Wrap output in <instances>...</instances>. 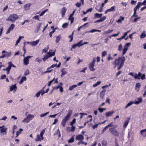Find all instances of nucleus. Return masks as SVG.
<instances>
[{"instance_id":"1","label":"nucleus","mask_w":146,"mask_h":146,"mask_svg":"<svg viewBox=\"0 0 146 146\" xmlns=\"http://www.w3.org/2000/svg\"><path fill=\"white\" fill-rule=\"evenodd\" d=\"M125 60V58L124 56L119 57L118 59H116L113 63L114 66V68H115L117 66V69L118 70L120 69L123 66Z\"/></svg>"},{"instance_id":"2","label":"nucleus","mask_w":146,"mask_h":146,"mask_svg":"<svg viewBox=\"0 0 146 146\" xmlns=\"http://www.w3.org/2000/svg\"><path fill=\"white\" fill-rule=\"evenodd\" d=\"M72 110H70L69 111L68 113L66 115V116L62 119L61 122V125L63 127L65 126L66 123L69 119L70 117L72 114Z\"/></svg>"},{"instance_id":"3","label":"nucleus","mask_w":146,"mask_h":146,"mask_svg":"<svg viewBox=\"0 0 146 146\" xmlns=\"http://www.w3.org/2000/svg\"><path fill=\"white\" fill-rule=\"evenodd\" d=\"M19 19L18 16L16 14H12L9 15L8 18L6 20L7 21H10L13 23L15 22V21Z\"/></svg>"},{"instance_id":"4","label":"nucleus","mask_w":146,"mask_h":146,"mask_svg":"<svg viewBox=\"0 0 146 146\" xmlns=\"http://www.w3.org/2000/svg\"><path fill=\"white\" fill-rule=\"evenodd\" d=\"M137 99L138 100V101H136L134 102L132 101H130L127 104V105L125 107V109L127 108L128 107L131 105L133 103L137 105L139 104L140 103L142 102V100L141 98H138Z\"/></svg>"},{"instance_id":"5","label":"nucleus","mask_w":146,"mask_h":146,"mask_svg":"<svg viewBox=\"0 0 146 146\" xmlns=\"http://www.w3.org/2000/svg\"><path fill=\"white\" fill-rule=\"evenodd\" d=\"M115 127H112L109 129V131L115 136H118L119 135V133L115 128Z\"/></svg>"},{"instance_id":"6","label":"nucleus","mask_w":146,"mask_h":146,"mask_svg":"<svg viewBox=\"0 0 146 146\" xmlns=\"http://www.w3.org/2000/svg\"><path fill=\"white\" fill-rule=\"evenodd\" d=\"M34 117V115L31 114H28L26 118H25L22 120V122H25L28 123L30 120H32Z\"/></svg>"},{"instance_id":"7","label":"nucleus","mask_w":146,"mask_h":146,"mask_svg":"<svg viewBox=\"0 0 146 146\" xmlns=\"http://www.w3.org/2000/svg\"><path fill=\"white\" fill-rule=\"evenodd\" d=\"M141 73L139 72H138V74L136 73H135V74H134L133 72H130L129 74V75L133 77L135 79H140V76H141Z\"/></svg>"},{"instance_id":"8","label":"nucleus","mask_w":146,"mask_h":146,"mask_svg":"<svg viewBox=\"0 0 146 146\" xmlns=\"http://www.w3.org/2000/svg\"><path fill=\"white\" fill-rule=\"evenodd\" d=\"M32 56H28L25 57L24 59V64L25 65H26L29 63V58L32 57Z\"/></svg>"},{"instance_id":"9","label":"nucleus","mask_w":146,"mask_h":146,"mask_svg":"<svg viewBox=\"0 0 146 146\" xmlns=\"http://www.w3.org/2000/svg\"><path fill=\"white\" fill-rule=\"evenodd\" d=\"M115 7L113 6L111 7L110 9H108L105 11V13L106 14L108 12L114 11L115 10Z\"/></svg>"},{"instance_id":"10","label":"nucleus","mask_w":146,"mask_h":146,"mask_svg":"<svg viewBox=\"0 0 146 146\" xmlns=\"http://www.w3.org/2000/svg\"><path fill=\"white\" fill-rule=\"evenodd\" d=\"M76 139L77 140H82L84 139L83 136L82 135H78L76 136Z\"/></svg>"},{"instance_id":"11","label":"nucleus","mask_w":146,"mask_h":146,"mask_svg":"<svg viewBox=\"0 0 146 146\" xmlns=\"http://www.w3.org/2000/svg\"><path fill=\"white\" fill-rule=\"evenodd\" d=\"M15 27V25L14 24H11L10 27L8 29L6 33H9L11 31H12Z\"/></svg>"},{"instance_id":"12","label":"nucleus","mask_w":146,"mask_h":146,"mask_svg":"<svg viewBox=\"0 0 146 146\" xmlns=\"http://www.w3.org/2000/svg\"><path fill=\"white\" fill-rule=\"evenodd\" d=\"M67 10L66 9L65 7H63L61 11V13L62 17H63L65 15Z\"/></svg>"},{"instance_id":"13","label":"nucleus","mask_w":146,"mask_h":146,"mask_svg":"<svg viewBox=\"0 0 146 146\" xmlns=\"http://www.w3.org/2000/svg\"><path fill=\"white\" fill-rule=\"evenodd\" d=\"M2 53H3V54L5 56V57H8L10 56L11 55V52H7L5 51V50H3L2 51Z\"/></svg>"},{"instance_id":"14","label":"nucleus","mask_w":146,"mask_h":146,"mask_svg":"<svg viewBox=\"0 0 146 146\" xmlns=\"http://www.w3.org/2000/svg\"><path fill=\"white\" fill-rule=\"evenodd\" d=\"M94 65L90 63L89 64V68L91 71H94L95 70V69L94 68Z\"/></svg>"},{"instance_id":"15","label":"nucleus","mask_w":146,"mask_h":146,"mask_svg":"<svg viewBox=\"0 0 146 146\" xmlns=\"http://www.w3.org/2000/svg\"><path fill=\"white\" fill-rule=\"evenodd\" d=\"M114 113V112L113 111H110L108 112H106L105 115L107 117L111 116Z\"/></svg>"},{"instance_id":"16","label":"nucleus","mask_w":146,"mask_h":146,"mask_svg":"<svg viewBox=\"0 0 146 146\" xmlns=\"http://www.w3.org/2000/svg\"><path fill=\"white\" fill-rule=\"evenodd\" d=\"M106 17L105 16H103L102 18H101L99 20L96 21L95 23H98L100 22L103 21L104 20L106 19Z\"/></svg>"},{"instance_id":"17","label":"nucleus","mask_w":146,"mask_h":146,"mask_svg":"<svg viewBox=\"0 0 146 146\" xmlns=\"http://www.w3.org/2000/svg\"><path fill=\"white\" fill-rule=\"evenodd\" d=\"M8 67H9V69L10 70L11 69V67H13L14 68H16V66L14 65L11 61H10L8 62Z\"/></svg>"},{"instance_id":"18","label":"nucleus","mask_w":146,"mask_h":146,"mask_svg":"<svg viewBox=\"0 0 146 146\" xmlns=\"http://www.w3.org/2000/svg\"><path fill=\"white\" fill-rule=\"evenodd\" d=\"M106 90H102L100 92V98H103V97L104 96L105 92H106Z\"/></svg>"},{"instance_id":"19","label":"nucleus","mask_w":146,"mask_h":146,"mask_svg":"<svg viewBox=\"0 0 146 146\" xmlns=\"http://www.w3.org/2000/svg\"><path fill=\"white\" fill-rule=\"evenodd\" d=\"M39 41V40H37L35 41H33L31 42V44L33 46H34L37 45Z\"/></svg>"},{"instance_id":"20","label":"nucleus","mask_w":146,"mask_h":146,"mask_svg":"<svg viewBox=\"0 0 146 146\" xmlns=\"http://www.w3.org/2000/svg\"><path fill=\"white\" fill-rule=\"evenodd\" d=\"M130 119V118H127V119L125 121V122L124 125L123 126L124 127L126 128L127 127L128 124L129 122Z\"/></svg>"},{"instance_id":"21","label":"nucleus","mask_w":146,"mask_h":146,"mask_svg":"<svg viewBox=\"0 0 146 146\" xmlns=\"http://www.w3.org/2000/svg\"><path fill=\"white\" fill-rule=\"evenodd\" d=\"M80 1L82 3V4L80 3L77 2L76 4V5L77 7H79L81 5H84V0H80Z\"/></svg>"},{"instance_id":"22","label":"nucleus","mask_w":146,"mask_h":146,"mask_svg":"<svg viewBox=\"0 0 146 146\" xmlns=\"http://www.w3.org/2000/svg\"><path fill=\"white\" fill-rule=\"evenodd\" d=\"M17 88V86L16 84L13 85L10 87V91H11L13 90H15V91H16Z\"/></svg>"},{"instance_id":"23","label":"nucleus","mask_w":146,"mask_h":146,"mask_svg":"<svg viewBox=\"0 0 146 146\" xmlns=\"http://www.w3.org/2000/svg\"><path fill=\"white\" fill-rule=\"evenodd\" d=\"M113 29L108 30L106 31H105L104 32V33L103 34V35H107L113 32Z\"/></svg>"},{"instance_id":"24","label":"nucleus","mask_w":146,"mask_h":146,"mask_svg":"<svg viewBox=\"0 0 146 146\" xmlns=\"http://www.w3.org/2000/svg\"><path fill=\"white\" fill-rule=\"evenodd\" d=\"M7 128H5L4 125V127L0 129V132L1 133L5 132V134L7 133L6 131L7 130Z\"/></svg>"},{"instance_id":"25","label":"nucleus","mask_w":146,"mask_h":146,"mask_svg":"<svg viewBox=\"0 0 146 146\" xmlns=\"http://www.w3.org/2000/svg\"><path fill=\"white\" fill-rule=\"evenodd\" d=\"M31 5V4L28 3L25 4L24 6V7L25 10H27L29 9V7Z\"/></svg>"},{"instance_id":"26","label":"nucleus","mask_w":146,"mask_h":146,"mask_svg":"<svg viewBox=\"0 0 146 146\" xmlns=\"http://www.w3.org/2000/svg\"><path fill=\"white\" fill-rule=\"evenodd\" d=\"M102 14L100 13L99 14L98 13H96L94 14V18H102Z\"/></svg>"},{"instance_id":"27","label":"nucleus","mask_w":146,"mask_h":146,"mask_svg":"<svg viewBox=\"0 0 146 146\" xmlns=\"http://www.w3.org/2000/svg\"><path fill=\"white\" fill-rule=\"evenodd\" d=\"M141 85L140 83H137L135 86V90H137V91H138L139 89L141 87Z\"/></svg>"},{"instance_id":"28","label":"nucleus","mask_w":146,"mask_h":146,"mask_svg":"<svg viewBox=\"0 0 146 146\" xmlns=\"http://www.w3.org/2000/svg\"><path fill=\"white\" fill-rule=\"evenodd\" d=\"M74 31L72 33V34L69 35L68 36V38L70 39V40L69 41L70 42H71L73 40V35L74 34Z\"/></svg>"},{"instance_id":"29","label":"nucleus","mask_w":146,"mask_h":146,"mask_svg":"<svg viewBox=\"0 0 146 146\" xmlns=\"http://www.w3.org/2000/svg\"><path fill=\"white\" fill-rule=\"evenodd\" d=\"M41 25V23H39L38 24L37 26L36 27V29H35V31L37 32H38L39 30L40 27Z\"/></svg>"},{"instance_id":"30","label":"nucleus","mask_w":146,"mask_h":146,"mask_svg":"<svg viewBox=\"0 0 146 146\" xmlns=\"http://www.w3.org/2000/svg\"><path fill=\"white\" fill-rule=\"evenodd\" d=\"M95 9L98 11L100 12H101L102 11V8H101V7H100L99 5L96 6Z\"/></svg>"},{"instance_id":"31","label":"nucleus","mask_w":146,"mask_h":146,"mask_svg":"<svg viewBox=\"0 0 146 146\" xmlns=\"http://www.w3.org/2000/svg\"><path fill=\"white\" fill-rule=\"evenodd\" d=\"M26 80V77H22L20 80L19 82V84H22L23 82L24 81H25Z\"/></svg>"},{"instance_id":"32","label":"nucleus","mask_w":146,"mask_h":146,"mask_svg":"<svg viewBox=\"0 0 146 146\" xmlns=\"http://www.w3.org/2000/svg\"><path fill=\"white\" fill-rule=\"evenodd\" d=\"M23 131V129H22L20 128L19 131H17L16 132V135L15 137H17L19 136V134H20Z\"/></svg>"},{"instance_id":"33","label":"nucleus","mask_w":146,"mask_h":146,"mask_svg":"<svg viewBox=\"0 0 146 146\" xmlns=\"http://www.w3.org/2000/svg\"><path fill=\"white\" fill-rule=\"evenodd\" d=\"M61 38V36L60 35H58V36L56 37V43H58L59 41L60 40Z\"/></svg>"},{"instance_id":"34","label":"nucleus","mask_w":146,"mask_h":146,"mask_svg":"<svg viewBox=\"0 0 146 146\" xmlns=\"http://www.w3.org/2000/svg\"><path fill=\"white\" fill-rule=\"evenodd\" d=\"M41 140L40 136L38 134L37 135V137L35 139V140L36 141H41Z\"/></svg>"},{"instance_id":"35","label":"nucleus","mask_w":146,"mask_h":146,"mask_svg":"<svg viewBox=\"0 0 146 146\" xmlns=\"http://www.w3.org/2000/svg\"><path fill=\"white\" fill-rule=\"evenodd\" d=\"M102 146H106L108 144L107 141L105 140L102 141Z\"/></svg>"},{"instance_id":"36","label":"nucleus","mask_w":146,"mask_h":146,"mask_svg":"<svg viewBox=\"0 0 146 146\" xmlns=\"http://www.w3.org/2000/svg\"><path fill=\"white\" fill-rule=\"evenodd\" d=\"M128 48H127L125 46L123 50V53L122 54V56H123L124 54H125Z\"/></svg>"},{"instance_id":"37","label":"nucleus","mask_w":146,"mask_h":146,"mask_svg":"<svg viewBox=\"0 0 146 146\" xmlns=\"http://www.w3.org/2000/svg\"><path fill=\"white\" fill-rule=\"evenodd\" d=\"M3 71L6 70L7 71V73H6L7 74H9V73L10 71L9 67H8V66L6 68L3 69Z\"/></svg>"},{"instance_id":"38","label":"nucleus","mask_w":146,"mask_h":146,"mask_svg":"<svg viewBox=\"0 0 146 146\" xmlns=\"http://www.w3.org/2000/svg\"><path fill=\"white\" fill-rule=\"evenodd\" d=\"M120 19H119L117 21V22L119 23H121L122 21H123L124 19V18L123 17L121 16L120 17Z\"/></svg>"},{"instance_id":"39","label":"nucleus","mask_w":146,"mask_h":146,"mask_svg":"<svg viewBox=\"0 0 146 146\" xmlns=\"http://www.w3.org/2000/svg\"><path fill=\"white\" fill-rule=\"evenodd\" d=\"M57 134L58 135V138H60L61 136V135L59 129H57L56 133H55L54 135H56Z\"/></svg>"},{"instance_id":"40","label":"nucleus","mask_w":146,"mask_h":146,"mask_svg":"<svg viewBox=\"0 0 146 146\" xmlns=\"http://www.w3.org/2000/svg\"><path fill=\"white\" fill-rule=\"evenodd\" d=\"M48 54L49 55L50 57L54 56L55 55V51H54L52 52H49L48 53Z\"/></svg>"},{"instance_id":"41","label":"nucleus","mask_w":146,"mask_h":146,"mask_svg":"<svg viewBox=\"0 0 146 146\" xmlns=\"http://www.w3.org/2000/svg\"><path fill=\"white\" fill-rule=\"evenodd\" d=\"M77 86L76 85H74L70 87L69 90L70 91L72 90L74 88H76Z\"/></svg>"},{"instance_id":"42","label":"nucleus","mask_w":146,"mask_h":146,"mask_svg":"<svg viewBox=\"0 0 146 146\" xmlns=\"http://www.w3.org/2000/svg\"><path fill=\"white\" fill-rule=\"evenodd\" d=\"M42 59L40 58L39 57H38L36 59L35 61L39 63H40L42 62Z\"/></svg>"},{"instance_id":"43","label":"nucleus","mask_w":146,"mask_h":146,"mask_svg":"<svg viewBox=\"0 0 146 146\" xmlns=\"http://www.w3.org/2000/svg\"><path fill=\"white\" fill-rule=\"evenodd\" d=\"M48 9H45V10H44V11H43L40 14L39 16H43L44 14L46 12V11H48Z\"/></svg>"},{"instance_id":"44","label":"nucleus","mask_w":146,"mask_h":146,"mask_svg":"<svg viewBox=\"0 0 146 146\" xmlns=\"http://www.w3.org/2000/svg\"><path fill=\"white\" fill-rule=\"evenodd\" d=\"M68 25V23H65L63 24L62 26V27L63 28H67Z\"/></svg>"},{"instance_id":"45","label":"nucleus","mask_w":146,"mask_h":146,"mask_svg":"<svg viewBox=\"0 0 146 146\" xmlns=\"http://www.w3.org/2000/svg\"><path fill=\"white\" fill-rule=\"evenodd\" d=\"M74 141V136H73L68 141V142L69 143H73Z\"/></svg>"},{"instance_id":"46","label":"nucleus","mask_w":146,"mask_h":146,"mask_svg":"<svg viewBox=\"0 0 146 146\" xmlns=\"http://www.w3.org/2000/svg\"><path fill=\"white\" fill-rule=\"evenodd\" d=\"M49 57H50L48 54H46L42 58V59L44 61H45L46 59H48Z\"/></svg>"},{"instance_id":"47","label":"nucleus","mask_w":146,"mask_h":146,"mask_svg":"<svg viewBox=\"0 0 146 146\" xmlns=\"http://www.w3.org/2000/svg\"><path fill=\"white\" fill-rule=\"evenodd\" d=\"M119 32H118L117 33L114 34L112 35H111L110 36H109V38H111L112 37H116V36H117L118 35H119Z\"/></svg>"},{"instance_id":"48","label":"nucleus","mask_w":146,"mask_h":146,"mask_svg":"<svg viewBox=\"0 0 146 146\" xmlns=\"http://www.w3.org/2000/svg\"><path fill=\"white\" fill-rule=\"evenodd\" d=\"M49 113V111H48V112H47L46 113H42L40 114V117H43L45 115H46L47 114H48Z\"/></svg>"},{"instance_id":"49","label":"nucleus","mask_w":146,"mask_h":146,"mask_svg":"<svg viewBox=\"0 0 146 146\" xmlns=\"http://www.w3.org/2000/svg\"><path fill=\"white\" fill-rule=\"evenodd\" d=\"M101 83V82L100 81H99L97 82L95 84H94L93 85V86L94 87H96L98 85L100 84Z\"/></svg>"},{"instance_id":"50","label":"nucleus","mask_w":146,"mask_h":146,"mask_svg":"<svg viewBox=\"0 0 146 146\" xmlns=\"http://www.w3.org/2000/svg\"><path fill=\"white\" fill-rule=\"evenodd\" d=\"M61 72H62V74L61 75V77H62V76L63 75H65L66 74L67 72L66 71H65L63 70V69L61 70Z\"/></svg>"},{"instance_id":"51","label":"nucleus","mask_w":146,"mask_h":146,"mask_svg":"<svg viewBox=\"0 0 146 146\" xmlns=\"http://www.w3.org/2000/svg\"><path fill=\"white\" fill-rule=\"evenodd\" d=\"M33 19H35V20H37L38 21H40L39 16L38 15H36V16H34L33 17Z\"/></svg>"},{"instance_id":"52","label":"nucleus","mask_w":146,"mask_h":146,"mask_svg":"<svg viewBox=\"0 0 146 146\" xmlns=\"http://www.w3.org/2000/svg\"><path fill=\"white\" fill-rule=\"evenodd\" d=\"M98 110L100 112L102 113L104 111V110H106V108H99L98 109Z\"/></svg>"},{"instance_id":"53","label":"nucleus","mask_w":146,"mask_h":146,"mask_svg":"<svg viewBox=\"0 0 146 146\" xmlns=\"http://www.w3.org/2000/svg\"><path fill=\"white\" fill-rule=\"evenodd\" d=\"M76 119L75 118H74L73 119L72 121L70 123V125L72 126L76 122Z\"/></svg>"},{"instance_id":"54","label":"nucleus","mask_w":146,"mask_h":146,"mask_svg":"<svg viewBox=\"0 0 146 146\" xmlns=\"http://www.w3.org/2000/svg\"><path fill=\"white\" fill-rule=\"evenodd\" d=\"M146 36V35L145 34V32H143V33L141 34L140 35V38H144Z\"/></svg>"},{"instance_id":"55","label":"nucleus","mask_w":146,"mask_h":146,"mask_svg":"<svg viewBox=\"0 0 146 146\" xmlns=\"http://www.w3.org/2000/svg\"><path fill=\"white\" fill-rule=\"evenodd\" d=\"M82 40H80L77 44H78V47H80V46L83 45V44H82Z\"/></svg>"},{"instance_id":"56","label":"nucleus","mask_w":146,"mask_h":146,"mask_svg":"<svg viewBox=\"0 0 146 146\" xmlns=\"http://www.w3.org/2000/svg\"><path fill=\"white\" fill-rule=\"evenodd\" d=\"M107 54V52L106 51H104L102 52V57L105 56Z\"/></svg>"},{"instance_id":"57","label":"nucleus","mask_w":146,"mask_h":146,"mask_svg":"<svg viewBox=\"0 0 146 146\" xmlns=\"http://www.w3.org/2000/svg\"><path fill=\"white\" fill-rule=\"evenodd\" d=\"M122 44H120L118 46V50L119 51H121L122 50Z\"/></svg>"},{"instance_id":"58","label":"nucleus","mask_w":146,"mask_h":146,"mask_svg":"<svg viewBox=\"0 0 146 146\" xmlns=\"http://www.w3.org/2000/svg\"><path fill=\"white\" fill-rule=\"evenodd\" d=\"M54 78L52 80L48 82V86H50L52 82L54 80Z\"/></svg>"},{"instance_id":"59","label":"nucleus","mask_w":146,"mask_h":146,"mask_svg":"<svg viewBox=\"0 0 146 146\" xmlns=\"http://www.w3.org/2000/svg\"><path fill=\"white\" fill-rule=\"evenodd\" d=\"M141 5V3L140 2H139L137 3V5L136 6V7L138 9H139Z\"/></svg>"},{"instance_id":"60","label":"nucleus","mask_w":146,"mask_h":146,"mask_svg":"<svg viewBox=\"0 0 146 146\" xmlns=\"http://www.w3.org/2000/svg\"><path fill=\"white\" fill-rule=\"evenodd\" d=\"M56 64H52L50 67L48 68L47 69V70H48L49 69H50V68H53L55 67H56Z\"/></svg>"},{"instance_id":"61","label":"nucleus","mask_w":146,"mask_h":146,"mask_svg":"<svg viewBox=\"0 0 146 146\" xmlns=\"http://www.w3.org/2000/svg\"><path fill=\"white\" fill-rule=\"evenodd\" d=\"M45 131L44 129L42 130L41 132L40 133V136H43L44 134L45 133Z\"/></svg>"},{"instance_id":"62","label":"nucleus","mask_w":146,"mask_h":146,"mask_svg":"<svg viewBox=\"0 0 146 146\" xmlns=\"http://www.w3.org/2000/svg\"><path fill=\"white\" fill-rule=\"evenodd\" d=\"M99 124V123L97 124H96L94 125L92 127L93 129H95L96 128H97L98 127V125Z\"/></svg>"},{"instance_id":"63","label":"nucleus","mask_w":146,"mask_h":146,"mask_svg":"<svg viewBox=\"0 0 146 146\" xmlns=\"http://www.w3.org/2000/svg\"><path fill=\"white\" fill-rule=\"evenodd\" d=\"M6 78V76L5 74L2 75L0 77V79H3Z\"/></svg>"},{"instance_id":"64","label":"nucleus","mask_w":146,"mask_h":146,"mask_svg":"<svg viewBox=\"0 0 146 146\" xmlns=\"http://www.w3.org/2000/svg\"><path fill=\"white\" fill-rule=\"evenodd\" d=\"M41 92V91H39L35 95V96L38 98L40 96V94Z\"/></svg>"}]
</instances>
